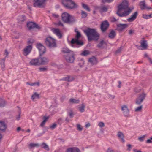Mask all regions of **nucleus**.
Returning a JSON list of instances; mask_svg holds the SVG:
<instances>
[{"label": "nucleus", "mask_w": 152, "mask_h": 152, "mask_svg": "<svg viewBox=\"0 0 152 152\" xmlns=\"http://www.w3.org/2000/svg\"><path fill=\"white\" fill-rule=\"evenodd\" d=\"M138 15V12H135L131 16L130 18L127 19V20L129 22H131L134 20Z\"/></svg>", "instance_id": "obj_14"}, {"label": "nucleus", "mask_w": 152, "mask_h": 152, "mask_svg": "<svg viewBox=\"0 0 152 152\" xmlns=\"http://www.w3.org/2000/svg\"><path fill=\"white\" fill-rule=\"evenodd\" d=\"M129 5L127 1L124 0L118 7V10L116 12L117 15L120 17L126 16L129 14L133 9V8L128 7Z\"/></svg>", "instance_id": "obj_1"}, {"label": "nucleus", "mask_w": 152, "mask_h": 152, "mask_svg": "<svg viewBox=\"0 0 152 152\" xmlns=\"http://www.w3.org/2000/svg\"><path fill=\"white\" fill-rule=\"evenodd\" d=\"M145 137V135H143L142 137H139L138 140L140 141L141 142H142L144 140V139Z\"/></svg>", "instance_id": "obj_49"}, {"label": "nucleus", "mask_w": 152, "mask_h": 152, "mask_svg": "<svg viewBox=\"0 0 152 152\" xmlns=\"http://www.w3.org/2000/svg\"><path fill=\"white\" fill-rule=\"evenodd\" d=\"M61 3L66 8L72 9L76 8L78 5L73 0H62Z\"/></svg>", "instance_id": "obj_4"}, {"label": "nucleus", "mask_w": 152, "mask_h": 152, "mask_svg": "<svg viewBox=\"0 0 152 152\" xmlns=\"http://www.w3.org/2000/svg\"><path fill=\"white\" fill-rule=\"evenodd\" d=\"M114 0H102V2L105 3L106 2L110 3L112 2Z\"/></svg>", "instance_id": "obj_46"}, {"label": "nucleus", "mask_w": 152, "mask_h": 152, "mask_svg": "<svg viewBox=\"0 0 152 152\" xmlns=\"http://www.w3.org/2000/svg\"><path fill=\"white\" fill-rule=\"evenodd\" d=\"M81 14L82 15V17L84 18H85L87 15V13L85 11L81 10Z\"/></svg>", "instance_id": "obj_37"}, {"label": "nucleus", "mask_w": 152, "mask_h": 152, "mask_svg": "<svg viewBox=\"0 0 152 152\" xmlns=\"http://www.w3.org/2000/svg\"><path fill=\"white\" fill-rule=\"evenodd\" d=\"M85 107V105L83 104H82L81 105H80V106H79V111L81 113L84 112V111Z\"/></svg>", "instance_id": "obj_31"}, {"label": "nucleus", "mask_w": 152, "mask_h": 152, "mask_svg": "<svg viewBox=\"0 0 152 152\" xmlns=\"http://www.w3.org/2000/svg\"><path fill=\"white\" fill-rule=\"evenodd\" d=\"M7 128V126L4 122L0 121V130L5 131Z\"/></svg>", "instance_id": "obj_20"}, {"label": "nucleus", "mask_w": 152, "mask_h": 152, "mask_svg": "<svg viewBox=\"0 0 152 152\" xmlns=\"http://www.w3.org/2000/svg\"><path fill=\"white\" fill-rule=\"evenodd\" d=\"M118 20V19H115L114 17H113L111 19V21L112 22H116Z\"/></svg>", "instance_id": "obj_53"}, {"label": "nucleus", "mask_w": 152, "mask_h": 152, "mask_svg": "<svg viewBox=\"0 0 152 152\" xmlns=\"http://www.w3.org/2000/svg\"><path fill=\"white\" fill-rule=\"evenodd\" d=\"M146 94L144 93L139 95V96L137 98L136 103L137 104H141L145 99Z\"/></svg>", "instance_id": "obj_9"}, {"label": "nucleus", "mask_w": 152, "mask_h": 152, "mask_svg": "<svg viewBox=\"0 0 152 152\" xmlns=\"http://www.w3.org/2000/svg\"><path fill=\"white\" fill-rule=\"evenodd\" d=\"M85 61L83 59H81L80 61V62L79 63V64L80 66L82 67L84 64Z\"/></svg>", "instance_id": "obj_41"}, {"label": "nucleus", "mask_w": 152, "mask_h": 152, "mask_svg": "<svg viewBox=\"0 0 152 152\" xmlns=\"http://www.w3.org/2000/svg\"><path fill=\"white\" fill-rule=\"evenodd\" d=\"M45 42L46 45L49 47H56V40L50 37H48L46 38Z\"/></svg>", "instance_id": "obj_7"}, {"label": "nucleus", "mask_w": 152, "mask_h": 152, "mask_svg": "<svg viewBox=\"0 0 152 152\" xmlns=\"http://www.w3.org/2000/svg\"><path fill=\"white\" fill-rule=\"evenodd\" d=\"M9 52L7 49H6L5 50V52L4 53V55H6V57H7L9 54Z\"/></svg>", "instance_id": "obj_57"}, {"label": "nucleus", "mask_w": 152, "mask_h": 152, "mask_svg": "<svg viewBox=\"0 0 152 152\" xmlns=\"http://www.w3.org/2000/svg\"><path fill=\"white\" fill-rule=\"evenodd\" d=\"M4 101L2 99L0 98V107L4 106Z\"/></svg>", "instance_id": "obj_39"}, {"label": "nucleus", "mask_w": 152, "mask_h": 152, "mask_svg": "<svg viewBox=\"0 0 152 152\" xmlns=\"http://www.w3.org/2000/svg\"><path fill=\"white\" fill-rule=\"evenodd\" d=\"M38 49L40 55H43L46 52V50L45 48H38Z\"/></svg>", "instance_id": "obj_30"}, {"label": "nucleus", "mask_w": 152, "mask_h": 152, "mask_svg": "<svg viewBox=\"0 0 152 152\" xmlns=\"http://www.w3.org/2000/svg\"><path fill=\"white\" fill-rule=\"evenodd\" d=\"M127 150L129 151H130L132 148V146L130 144H128L127 145Z\"/></svg>", "instance_id": "obj_50"}, {"label": "nucleus", "mask_w": 152, "mask_h": 152, "mask_svg": "<svg viewBox=\"0 0 152 152\" xmlns=\"http://www.w3.org/2000/svg\"><path fill=\"white\" fill-rule=\"evenodd\" d=\"M53 16L56 18H57L59 17V15H58L55 14H53Z\"/></svg>", "instance_id": "obj_60"}, {"label": "nucleus", "mask_w": 152, "mask_h": 152, "mask_svg": "<svg viewBox=\"0 0 152 152\" xmlns=\"http://www.w3.org/2000/svg\"><path fill=\"white\" fill-rule=\"evenodd\" d=\"M44 119L43 120V121H42V122L40 124V126H43L45 124L46 121H47V120L48 119V117H44Z\"/></svg>", "instance_id": "obj_36"}, {"label": "nucleus", "mask_w": 152, "mask_h": 152, "mask_svg": "<svg viewBox=\"0 0 152 152\" xmlns=\"http://www.w3.org/2000/svg\"><path fill=\"white\" fill-rule=\"evenodd\" d=\"M56 25L58 26H63V23L60 21H58V22L55 23Z\"/></svg>", "instance_id": "obj_52"}, {"label": "nucleus", "mask_w": 152, "mask_h": 152, "mask_svg": "<svg viewBox=\"0 0 152 152\" xmlns=\"http://www.w3.org/2000/svg\"><path fill=\"white\" fill-rule=\"evenodd\" d=\"M36 47L37 48H41L42 47H43V45L41 44L40 43H37L36 45Z\"/></svg>", "instance_id": "obj_55"}, {"label": "nucleus", "mask_w": 152, "mask_h": 152, "mask_svg": "<svg viewBox=\"0 0 152 152\" xmlns=\"http://www.w3.org/2000/svg\"><path fill=\"white\" fill-rule=\"evenodd\" d=\"M88 61L92 64H96L97 62V60L94 56H92V57L90 58L89 59Z\"/></svg>", "instance_id": "obj_21"}, {"label": "nucleus", "mask_w": 152, "mask_h": 152, "mask_svg": "<svg viewBox=\"0 0 152 152\" xmlns=\"http://www.w3.org/2000/svg\"><path fill=\"white\" fill-rule=\"evenodd\" d=\"M52 31L59 38H61L62 37V34L61 33L59 29L53 28L52 29Z\"/></svg>", "instance_id": "obj_13"}, {"label": "nucleus", "mask_w": 152, "mask_h": 152, "mask_svg": "<svg viewBox=\"0 0 152 152\" xmlns=\"http://www.w3.org/2000/svg\"><path fill=\"white\" fill-rule=\"evenodd\" d=\"M98 125L101 128H102L104 126V124L102 122H99L98 124Z\"/></svg>", "instance_id": "obj_51"}, {"label": "nucleus", "mask_w": 152, "mask_h": 152, "mask_svg": "<svg viewBox=\"0 0 152 152\" xmlns=\"http://www.w3.org/2000/svg\"><path fill=\"white\" fill-rule=\"evenodd\" d=\"M152 142V141H151V139H149L147 140L146 142L147 143H151Z\"/></svg>", "instance_id": "obj_64"}, {"label": "nucleus", "mask_w": 152, "mask_h": 152, "mask_svg": "<svg viewBox=\"0 0 152 152\" xmlns=\"http://www.w3.org/2000/svg\"><path fill=\"white\" fill-rule=\"evenodd\" d=\"M57 126V124L56 123H54L52 125L50 126V128L52 130H53Z\"/></svg>", "instance_id": "obj_45"}, {"label": "nucleus", "mask_w": 152, "mask_h": 152, "mask_svg": "<svg viewBox=\"0 0 152 152\" xmlns=\"http://www.w3.org/2000/svg\"><path fill=\"white\" fill-rule=\"evenodd\" d=\"M39 65H46L49 61L48 59L45 57H42L39 58Z\"/></svg>", "instance_id": "obj_10"}, {"label": "nucleus", "mask_w": 152, "mask_h": 152, "mask_svg": "<svg viewBox=\"0 0 152 152\" xmlns=\"http://www.w3.org/2000/svg\"><path fill=\"white\" fill-rule=\"evenodd\" d=\"M26 84L28 85L31 86H34L36 85H37L38 86H39V83L37 82V83H30L28 82H27L26 83Z\"/></svg>", "instance_id": "obj_35"}, {"label": "nucleus", "mask_w": 152, "mask_h": 152, "mask_svg": "<svg viewBox=\"0 0 152 152\" xmlns=\"http://www.w3.org/2000/svg\"><path fill=\"white\" fill-rule=\"evenodd\" d=\"M77 29H75V32H76L75 39L73 38L71 41L70 43L71 45H77L81 46L83 44V42L81 41L78 40V39L81 36V34L80 32L77 31Z\"/></svg>", "instance_id": "obj_6"}, {"label": "nucleus", "mask_w": 152, "mask_h": 152, "mask_svg": "<svg viewBox=\"0 0 152 152\" xmlns=\"http://www.w3.org/2000/svg\"><path fill=\"white\" fill-rule=\"evenodd\" d=\"M68 115L69 117L72 118L73 117V112L72 110L70 109L69 110L68 112Z\"/></svg>", "instance_id": "obj_34"}, {"label": "nucleus", "mask_w": 152, "mask_h": 152, "mask_svg": "<svg viewBox=\"0 0 152 152\" xmlns=\"http://www.w3.org/2000/svg\"><path fill=\"white\" fill-rule=\"evenodd\" d=\"M42 148L45 149L46 150H49V148L48 146L45 143H43L42 145Z\"/></svg>", "instance_id": "obj_38"}, {"label": "nucleus", "mask_w": 152, "mask_h": 152, "mask_svg": "<svg viewBox=\"0 0 152 152\" xmlns=\"http://www.w3.org/2000/svg\"><path fill=\"white\" fill-rule=\"evenodd\" d=\"M140 6L141 10H143L145 9L146 6L145 4V1H141L140 3Z\"/></svg>", "instance_id": "obj_27"}, {"label": "nucleus", "mask_w": 152, "mask_h": 152, "mask_svg": "<svg viewBox=\"0 0 152 152\" xmlns=\"http://www.w3.org/2000/svg\"><path fill=\"white\" fill-rule=\"evenodd\" d=\"M69 102L72 104H78L80 102L79 100H76L74 99H69Z\"/></svg>", "instance_id": "obj_28"}, {"label": "nucleus", "mask_w": 152, "mask_h": 152, "mask_svg": "<svg viewBox=\"0 0 152 152\" xmlns=\"http://www.w3.org/2000/svg\"><path fill=\"white\" fill-rule=\"evenodd\" d=\"M84 32L89 41L92 40L97 41L99 39V34L95 29L88 28L84 30Z\"/></svg>", "instance_id": "obj_2"}, {"label": "nucleus", "mask_w": 152, "mask_h": 152, "mask_svg": "<svg viewBox=\"0 0 152 152\" xmlns=\"http://www.w3.org/2000/svg\"><path fill=\"white\" fill-rule=\"evenodd\" d=\"M74 79V77L73 76H67L60 79V80H64L68 82H71L73 81Z\"/></svg>", "instance_id": "obj_18"}, {"label": "nucleus", "mask_w": 152, "mask_h": 152, "mask_svg": "<svg viewBox=\"0 0 152 152\" xmlns=\"http://www.w3.org/2000/svg\"><path fill=\"white\" fill-rule=\"evenodd\" d=\"M134 32V31L132 30H130L129 31V35H132Z\"/></svg>", "instance_id": "obj_58"}, {"label": "nucleus", "mask_w": 152, "mask_h": 152, "mask_svg": "<svg viewBox=\"0 0 152 152\" xmlns=\"http://www.w3.org/2000/svg\"><path fill=\"white\" fill-rule=\"evenodd\" d=\"M108 7L105 6H102L100 7L98 9L99 11L101 12H106L107 11Z\"/></svg>", "instance_id": "obj_19"}, {"label": "nucleus", "mask_w": 152, "mask_h": 152, "mask_svg": "<svg viewBox=\"0 0 152 152\" xmlns=\"http://www.w3.org/2000/svg\"><path fill=\"white\" fill-rule=\"evenodd\" d=\"M109 24L107 20L103 21L102 22L101 25V28L102 31H105L108 28Z\"/></svg>", "instance_id": "obj_11"}, {"label": "nucleus", "mask_w": 152, "mask_h": 152, "mask_svg": "<svg viewBox=\"0 0 152 152\" xmlns=\"http://www.w3.org/2000/svg\"><path fill=\"white\" fill-rule=\"evenodd\" d=\"M32 48H25L23 50V53L25 56L28 55L31 52Z\"/></svg>", "instance_id": "obj_24"}, {"label": "nucleus", "mask_w": 152, "mask_h": 152, "mask_svg": "<svg viewBox=\"0 0 152 152\" xmlns=\"http://www.w3.org/2000/svg\"><path fill=\"white\" fill-rule=\"evenodd\" d=\"M90 52L88 50H85L83 51L81 53V55L83 56H86L90 54Z\"/></svg>", "instance_id": "obj_32"}, {"label": "nucleus", "mask_w": 152, "mask_h": 152, "mask_svg": "<svg viewBox=\"0 0 152 152\" xmlns=\"http://www.w3.org/2000/svg\"><path fill=\"white\" fill-rule=\"evenodd\" d=\"M116 35V33L114 30H112L109 33L108 37L110 39L114 38Z\"/></svg>", "instance_id": "obj_23"}, {"label": "nucleus", "mask_w": 152, "mask_h": 152, "mask_svg": "<svg viewBox=\"0 0 152 152\" xmlns=\"http://www.w3.org/2000/svg\"><path fill=\"white\" fill-rule=\"evenodd\" d=\"M61 52L64 53L68 54L65 57V58L67 62L72 63L75 60L74 56L75 54L74 52L70 50L68 48H62Z\"/></svg>", "instance_id": "obj_3"}, {"label": "nucleus", "mask_w": 152, "mask_h": 152, "mask_svg": "<svg viewBox=\"0 0 152 152\" xmlns=\"http://www.w3.org/2000/svg\"><path fill=\"white\" fill-rule=\"evenodd\" d=\"M142 17L146 19H148L149 18L148 15L143 14L142 15Z\"/></svg>", "instance_id": "obj_54"}, {"label": "nucleus", "mask_w": 152, "mask_h": 152, "mask_svg": "<svg viewBox=\"0 0 152 152\" xmlns=\"http://www.w3.org/2000/svg\"><path fill=\"white\" fill-rule=\"evenodd\" d=\"M67 152H80V151L77 148H71L67 149Z\"/></svg>", "instance_id": "obj_22"}, {"label": "nucleus", "mask_w": 152, "mask_h": 152, "mask_svg": "<svg viewBox=\"0 0 152 152\" xmlns=\"http://www.w3.org/2000/svg\"><path fill=\"white\" fill-rule=\"evenodd\" d=\"M33 42L31 41L30 40L28 42V45L27 46L26 48H32V43Z\"/></svg>", "instance_id": "obj_42"}, {"label": "nucleus", "mask_w": 152, "mask_h": 152, "mask_svg": "<svg viewBox=\"0 0 152 152\" xmlns=\"http://www.w3.org/2000/svg\"><path fill=\"white\" fill-rule=\"evenodd\" d=\"M39 59L38 58L33 59H32L30 62V64L31 65L37 66L39 65Z\"/></svg>", "instance_id": "obj_15"}, {"label": "nucleus", "mask_w": 152, "mask_h": 152, "mask_svg": "<svg viewBox=\"0 0 152 152\" xmlns=\"http://www.w3.org/2000/svg\"><path fill=\"white\" fill-rule=\"evenodd\" d=\"M26 17L24 15H22L20 16L18 19L19 20V22L20 23L24 22L26 20Z\"/></svg>", "instance_id": "obj_29"}, {"label": "nucleus", "mask_w": 152, "mask_h": 152, "mask_svg": "<svg viewBox=\"0 0 152 152\" xmlns=\"http://www.w3.org/2000/svg\"><path fill=\"white\" fill-rule=\"evenodd\" d=\"M117 135L121 142L123 143L125 142V140L124 139V134L122 132H118L117 133Z\"/></svg>", "instance_id": "obj_17"}, {"label": "nucleus", "mask_w": 152, "mask_h": 152, "mask_svg": "<svg viewBox=\"0 0 152 152\" xmlns=\"http://www.w3.org/2000/svg\"><path fill=\"white\" fill-rule=\"evenodd\" d=\"M62 20L65 23H70L75 21L74 17L68 13L65 12L61 15Z\"/></svg>", "instance_id": "obj_5"}, {"label": "nucleus", "mask_w": 152, "mask_h": 152, "mask_svg": "<svg viewBox=\"0 0 152 152\" xmlns=\"http://www.w3.org/2000/svg\"><path fill=\"white\" fill-rule=\"evenodd\" d=\"M110 98L113 99L114 98L115 96L113 95H109L108 96Z\"/></svg>", "instance_id": "obj_59"}, {"label": "nucleus", "mask_w": 152, "mask_h": 152, "mask_svg": "<svg viewBox=\"0 0 152 152\" xmlns=\"http://www.w3.org/2000/svg\"><path fill=\"white\" fill-rule=\"evenodd\" d=\"M105 44V42L104 41H102L100 42L99 44L98 45V46L101 47H102L103 45Z\"/></svg>", "instance_id": "obj_43"}, {"label": "nucleus", "mask_w": 152, "mask_h": 152, "mask_svg": "<svg viewBox=\"0 0 152 152\" xmlns=\"http://www.w3.org/2000/svg\"><path fill=\"white\" fill-rule=\"evenodd\" d=\"M107 152H114V151L113 150H112L110 148H108Z\"/></svg>", "instance_id": "obj_62"}, {"label": "nucleus", "mask_w": 152, "mask_h": 152, "mask_svg": "<svg viewBox=\"0 0 152 152\" xmlns=\"http://www.w3.org/2000/svg\"><path fill=\"white\" fill-rule=\"evenodd\" d=\"M77 129L80 131H81L83 129V128L81 126V125L79 124L77 125Z\"/></svg>", "instance_id": "obj_44"}, {"label": "nucleus", "mask_w": 152, "mask_h": 152, "mask_svg": "<svg viewBox=\"0 0 152 152\" xmlns=\"http://www.w3.org/2000/svg\"><path fill=\"white\" fill-rule=\"evenodd\" d=\"M140 45L143 48H147L148 47L147 41L146 40H143L140 42Z\"/></svg>", "instance_id": "obj_25"}, {"label": "nucleus", "mask_w": 152, "mask_h": 152, "mask_svg": "<svg viewBox=\"0 0 152 152\" xmlns=\"http://www.w3.org/2000/svg\"><path fill=\"white\" fill-rule=\"evenodd\" d=\"M90 126V124L89 123H88L86 124L85 126L86 128H88Z\"/></svg>", "instance_id": "obj_63"}, {"label": "nucleus", "mask_w": 152, "mask_h": 152, "mask_svg": "<svg viewBox=\"0 0 152 152\" xmlns=\"http://www.w3.org/2000/svg\"><path fill=\"white\" fill-rule=\"evenodd\" d=\"M82 7L86 10L88 12H90V8L88 7V6L84 3H82Z\"/></svg>", "instance_id": "obj_33"}, {"label": "nucleus", "mask_w": 152, "mask_h": 152, "mask_svg": "<svg viewBox=\"0 0 152 152\" xmlns=\"http://www.w3.org/2000/svg\"><path fill=\"white\" fill-rule=\"evenodd\" d=\"M27 26L29 29L31 30L34 28H36L38 29H40L41 27L36 23L32 22H30L27 23Z\"/></svg>", "instance_id": "obj_8"}, {"label": "nucleus", "mask_w": 152, "mask_h": 152, "mask_svg": "<svg viewBox=\"0 0 152 152\" xmlns=\"http://www.w3.org/2000/svg\"><path fill=\"white\" fill-rule=\"evenodd\" d=\"M38 145V144H34L32 143H31L29 145V146L31 147H33Z\"/></svg>", "instance_id": "obj_48"}, {"label": "nucleus", "mask_w": 152, "mask_h": 152, "mask_svg": "<svg viewBox=\"0 0 152 152\" xmlns=\"http://www.w3.org/2000/svg\"><path fill=\"white\" fill-rule=\"evenodd\" d=\"M122 50L121 48H119L117 50L115 51V54H118L121 52V51Z\"/></svg>", "instance_id": "obj_56"}, {"label": "nucleus", "mask_w": 152, "mask_h": 152, "mask_svg": "<svg viewBox=\"0 0 152 152\" xmlns=\"http://www.w3.org/2000/svg\"><path fill=\"white\" fill-rule=\"evenodd\" d=\"M121 109L123 111L124 115L126 116H128L129 114V110L127 106L126 105H124L122 107Z\"/></svg>", "instance_id": "obj_16"}, {"label": "nucleus", "mask_w": 152, "mask_h": 152, "mask_svg": "<svg viewBox=\"0 0 152 152\" xmlns=\"http://www.w3.org/2000/svg\"><path fill=\"white\" fill-rule=\"evenodd\" d=\"M128 27V25L127 24H117V29L118 31H122Z\"/></svg>", "instance_id": "obj_12"}, {"label": "nucleus", "mask_w": 152, "mask_h": 152, "mask_svg": "<svg viewBox=\"0 0 152 152\" xmlns=\"http://www.w3.org/2000/svg\"><path fill=\"white\" fill-rule=\"evenodd\" d=\"M39 94H38L37 92H35L32 96L31 97V99L34 100L35 99H39Z\"/></svg>", "instance_id": "obj_26"}, {"label": "nucleus", "mask_w": 152, "mask_h": 152, "mask_svg": "<svg viewBox=\"0 0 152 152\" xmlns=\"http://www.w3.org/2000/svg\"><path fill=\"white\" fill-rule=\"evenodd\" d=\"M39 71L41 72H44L46 71L47 70V69L46 68L43 67L41 68H39Z\"/></svg>", "instance_id": "obj_47"}, {"label": "nucleus", "mask_w": 152, "mask_h": 152, "mask_svg": "<svg viewBox=\"0 0 152 152\" xmlns=\"http://www.w3.org/2000/svg\"><path fill=\"white\" fill-rule=\"evenodd\" d=\"M142 105H141L136 108L135 111L136 112L140 111L142 108Z\"/></svg>", "instance_id": "obj_40"}, {"label": "nucleus", "mask_w": 152, "mask_h": 152, "mask_svg": "<svg viewBox=\"0 0 152 152\" xmlns=\"http://www.w3.org/2000/svg\"><path fill=\"white\" fill-rule=\"evenodd\" d=\"M20 113H19L18 115L16 117V119L17 120H18L20 119Z\"/></svg>", "instance_id": "obj_61"}]
</instances>
